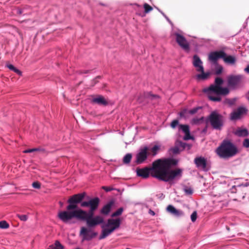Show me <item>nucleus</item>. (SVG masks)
<instances>
[{
  "label": "nucleus",
  "mask_w": 249,
  "mask_h": 249,
  "mask_svg": "<svg viewBox=\"0 0 249 249\" xmlns=\"http://www.w3.org/2000/svg\"><path fill=\"white\" fill-rule=\"evenodd\" d=\"M101 78L100 76H97L92 81V86H94L96 83L98 82V81L97 80L98 79Z\"/></svg>",
  "instance_id": "nucleus-43"
},
{
  "label": "nucleus",
  "mask_w": 249,
  "mask_h": 249,
  "mask_svg": "<svg viewBox=\"0 0 249 249\" xmlns=\"http://www.w3.org/2000/svg\"><path fill=\"white\" fill-rule=\"evenodd\" d=\"M9 227V224L6 221H0V228L5 229L8 228Z\"/></svg>",
  "instance_id": "nucleus-33"
},
{
  "label": "nucleus",
  "mask_w": 249,
  "mask_h": 249,
  "mask_svg": "<svg viewBox=\"0 0 249 249\" xmlns=\"http://www.w3.org/2000/svg\"><path fill=\"white\" fill-rule=\"evenodd\" d=\"M126 249H129V248H126Z\"/></svg>",
  "instance_id": "nucleus-55"
},
{
  "label": "nucleus",
  "mask_w": 249,
  "mask_h": 249,
  "mask_svg": "<svg viewBox=\"0 0 249 249\" xmlns=\"http://www.w3.org/2000/svg\"><path fill=\"white\" fill-rule=\"evenodd\" d=\"M243 146L246 148H249V139H246L243 142Z\"/></svg>",
  "instance_id": "nucleus-42"
},
{
  "label": "nucleus",
  "mask_w": 249,
  "mask_h": 249,
  "mask_svg": "<svg viewBox=\"0 0 249 249\" xmlns=\"http://www.w3.org/2000/svg\"><path fill=\"white\" fill-rule=\"evenodd\" d=\"M167 211L174 215L178 216L181 215L183 213L182 211L177 210L173 206L171 205L168 206Z\"/></svg>",
  "instance_id": "nucleus-19"
},
{
  "label": "nucleus",
  "mask_w": 249,
  "mask_h": 249,
  "mask_svg": "<svg viewBox=\"0 0 249 249\" xmlns=\"http://www.w3.org/2000/svg\"><path fill=\"white\" fill-rule=\"evenodd\" d=\"M188 110L187 109H184L181 110L179 113V115L180 118H187L188 117Z\"/></svg>",
  "instance_id": "nucleus-28"
},
{
  "label": "nucleus",
  "mask_w": 249,
  "mask_h": 249,
  "mask_svg": "<svg viewBox=\"0 0 249 249\" xmlns=\"http://www.w3.org/2000/svg\"><path fill=\"white\" fill-rule=\"evenodd\" d=\"M176 145H177L179 149L181 148L180 150H183L185 148L187 147L188 149H190L191 145L189 144L180 141H177L175 142Z\"/></svg>",
  "instance_id": "nucleus-22"
},
{
  "label": "nucleus",
  "mask_w": 249,
  "mask_h": 249,
  "mask_svg": "<svg viewBox=\"0 0 249 249\" xmlns=\"http://www.w3.org/2000/svg\"><path fill=\"white\" fill-rule=\"evenodd\" d=\"M197 71L201 72V74H199L196 75L197 78L199 80L207 79L210 75L209 72H204L203 67H200L199 69H197Z\"/></svg>",
  "instance_id": "nucleus-18"
},
{
  "label": "nucleus",
  "mask_w": 249,
  "mask_h": 249,
  "mask_svg": "<svg viewBox=\"0 0 249 249\" xmlns=\"http://www.w3.org/2000/svg\"><path fill=\"white\" fill-rule=\"evenodd\" d=\"M132 154L128 153L126 154L123 158V162L124 164H128L130 163L132 159Z\"/></svg>",
  "instance_id": "nucleus-27"
},
{
  "label": "nucleus",
  "mask_w": 249,
  "mask_h": 249,
  "mask_svg": "<svg viewBox=\"0 0 249 249\" xmlns=\"http://www.w3.org/2000/svg\"><path fill=\"white\" fill-rule=\"evenodd\" d=\"M102 188L104 190H105V191H106L107 192L110 191H111L112 190V188H110V187H106V186H103L102 187Z\"/></svg>",
  "instance_id": "nucleus-47"
},
{
  "label": "nucleus",
  "mask_w": 249,
  "mask_h": 249,
  "mask_svg": "<svg viewBox=\"0 0 249 249\" xmlns=\"http://www.w3.org/2000/svg\"><path fill=\"white\" fill-rule=\"evenodd\" d=\"M91 102L100 106H107L108 104L107 101L104 96L101 95H97L96 97L91 99Z\"/></svg>",
  "instance_id": "nucleus-13"
},
{
  "label": "nucleus",
  "mask_w": 249,
  "mask_h": 249,
  "mask_svg": "<svg viewBox=\"0 0 249 249\" xmlns=\"http://www.w3.org/2000/svg\"><path fill=\"white\" fill-rule=\"evenodd\" d=\"M197 218V213L196 211H194L191 215V218L192 222L196 221Z\"/></svg>",
  "instance_id": "nucleus-41"
},
{
  "label": "nucleus",
  "mask_w": 249,
  "mask_h": 249,
  "mask_svg": "<svg viewBox=\"0 0 249 249\" xmlns=\"http://www.w3.org/2000/svg\"><path fill=\"white\" fill-rule=\"evenodd\" d=\"M153 167V162L151 167L148 168L146 167L142 168H137L136 169L137 175L143 178H146L149 177V174H150L152 177L156 178V177L154 176V174L156 172L155 170H157V169H154Z\"/></svg>",
  "instance_id": "nucleus-8"
},
{
  "label": "nucleus",
  "mask_w": 249,
  "mask_h": 249,
  "mask_svg": "<svg viewBox=\"0 0 249 249\" xmlns=\"http://www.w3.org/2000/svg\"><path fill=\"white\" fill-rule=\"evenodd\" d=\"M223 59L225 63L231 65L234 64L236 61L234 56L231 55L227 56L226 53L224 56L223 57Z\"/></svg>",
  "instance_id": "nucleus-21"
},
{
  "label": "nucleus",
  "mask_w": 249,
  "mask_h": 249,
  "mask_svg": "<svg viewBox=\"0 0 249 249\" xmlns=\"http://www.w3.org/2000/svg\"><path fill=\"white\" fill-rule=\"evenodd\" d=\"M200 108H201V107H197L194 108L192 109H191L190 110H188L189 114H190L192 115L196 113L197 112V111L198 110V109H199Z\"/></svg>",
  "instance_id": "nucleus-38"
},
{
  "label": "nucleus",
  "mask_w": 249,
  "mask_h": 249,
  "mask_svg": "<svg viewBox=\"0 0 249 249\" xmlns=\"http://www.w3.org/2000/svg\"><path fill=\"white\" fill-rule=\"evenodd\" d=\"M193 59V64L196 68L199 69L200 67H203L202 65V62L197 55H195L194 56Z\"/></svg>",
  "instance_id": "nucleus-23"
},
{
  "label": "nucleus",
  "mask_w": 249,
  "mask_h": 249,
  "mask_svg": "<svg viewBox=\"0 0 249 249\" xmlns=\"http://www.w3.org/2000/svg\"><path fill=\"white\" fill-rule=\"evenodd\" d=\"M176 40L179 46L186 51L190 50V45L186 38L178 33H175Z\"/></svg>",
  "instance_id": "nucleus-10"
},
{
  "label": "nucleus",
  "mask_w": 249,
  "mask_h": 249,
  "mask_svg": "<svg viewBox=\"0 0 249 249\" xmlns=\"http://www.w3.org/2000/svg\"><path fill=\"white\" fill-rule=\"evenodd\" d=\"M179 129L181 130L185 133V136L183 138L184 140H188L193 139V137L190 135V129L188 125L179 124Z\"/></svg>",
  "instance_id": "nucleus-14"
},
{
  "label": "nucleus",
  "mask_w": 249,
  "mask_h": 249,
  "mask_svg": "<svg viewBox=\"0 0 249 249\" xmlns=\"http://www.w3.org/2000/svg\"><path fill=\"white\" fill-rule=\"evenodd\" d=\"M184 191L186 195H190L193 194V191L191 187H185L184 188Z\"/></svg>",
  "instance_id": "nucleus-36"
},
{
  "label": "nucleus",
  "mask_w": 249,
  "mask_h": 249,
  "mask_svg": "<svg viewBox=\"0 0 249 249\" xmlns=\"http://www.w3.org/2000/svg\"><path fill=\"white\" fill-rule=\"evenodd\" d=\"M245 79V77L243 75L231 74L227 77V85L231 89H237L244 85Z\"/></svg>",
  "instance_id": "nucleus-5"
},
{
  "label": "nucleus",
  "mask_w": 249,
  "mask_h": 249,
  "mask_svg": "<svg viewBox=\"0 0 249 249\" xmlns=\"http://www.w3.org/2000/svg\"><path fill=\"white\" fill-rule=\"evenodd\" d=\"M220 88L219 86L212 84L208 88L203 89V91L208 93V98L210 100L219 102L221 100V97L218 96Z\"/></svg>",
  "instance_id": "nucleus-7"
},
{
  "label": "nucleus",
  "mask_w": 249,
  "mask_h": 249,
  "mask_svg": "<svg viewBox=\"0 0 249 249\" xmlns=\"http://www.w3.org/2000/svg\"><path fill=\"white\" fill-rule=\"evenodd\" d=\"M195 163L196 166L205 170L206 168V160L202 157L196 158L195 159Z\"/></svg>",
  "instance_id": "nucleus-17"
},
{
  "label": "nucleus",
  "mask_w": 249,
  "mask_h": 249,
  "mask_svg": "<svg viewBox=\"0 0 249 249\" xmlns=\"http://www.w3.org/2000/svg\"><path fill=\"white\" fill-rule=\"evenodd\" d=\"M219 157L228 159L235 155L237 153L236 147L231 142L224 140L216 150Z\"/></svg>",
  "instance_id": "nucleus-3"
},
{
  "label": "nucleus",
  "mask_w": 249,
  "mask_h": 249,
  "mask_svg": "<svg viewBox=\"0 0 249 249\" xmlns=\"http://www.w3.org/2000/svg\"><path fill=\"white\" fill-rule=\"evenodd\" d=\"M36 151H37L36 149H35V148H32V149H28L25 150L23 151V153H31V152H36Z\"/></svg>",
  "instance_id": "nucleus-44"
},
{
  "label": "nucleus",
  "mask_w": 249,
  "mask_h": 249,
  "mask_svg": "<svg viewBox=\"0 0 249 249\" xmlns=\"http://www.w3.org/2000/svg\"><path fill=\"white\" fill-rule=\"evenodd\" d=\"M179 122L178 120H174L170 124L171 128L175 129L177 126H179Z\"/></svg>",
  "instance_id": "nucleus-35"
},
{
  "label": "nucleus",
  "mask_w": 249,
  "mask_h": 249,
  "mask_svg": "<svg viewBox=\"0 0 249 249\" xmlns=\"http://www.w3.org/2000/svg\"><path fill=\"white\" fill-rule=\"evenodd\" d=\"M226 228H227L228 231L230 230V228L229 227H227Z\"/></svg>",
  "instance_id": "nucleus-53"
},
{
  "label": "nucleus",
  "mask_w": 249,
  "mask_h": 249,
  "mask_svg": "<svg viewBox=\"0 0 249 249\" xmlns=\"http://www.w3.org/2000/svg\"><path fill=\"white\" fill-rule=\"evenodd\" d=\"M48 249H64V247L59 241L56 240L53 245L49 246Z\"/></svg>",
  "instance_id": "nucleus-24"
},
{
  "label": "nucleus",
  "mask_w": 249,
  "mask_h": 249,
  "mask_svg": "<svg viewBox=\"0 0 249 249\" xmlns=\"http://www.w3.org/2000/svg\"><path fill=\"white\" fill-rule=\"evenodd\" d=\"M203 117H201L200 118H195L192 120V123L193 124H198L202 123L203 122Z\"/></svg>",
  "instance_id": "nucleus-29"
},
{
  "label": "nucleus",
  "mask_w": 249,
  "mask_h": 249,
  "mask_svg": "<svg viewBox=\"0 0 249 249\" xmlns=\"http://www.w3.org/2000/svg\"><path fill=\"white\" fill-rule=\"evenodd\" d=\"M230 92V90L227 88H223L220 87L219 92L218 93V96L220 95H226L228 94Z\"/></svg>",
  "instance_id": "nucleus-26"
},
{
  "label": "nucleus",
  "mask_w": 249,
  "mask_h": 249,
  "mask_svg": "<svg viewBox=\"0 0 249 249\" xmlns=\"http://www.w3.org/2000/svg\"><path fill=\"white\" fill-rule=\"evenodd\" d=\"M180 151V149H179L178 147L175 144L174 147H171L169 149L168 152L170 155H176L179 154Z\"/></svg>",
  "instance_id": "nucleus-25"
},
{
  "label": "nucleus",
  "mask_w": 249,
  "mask_h": 249,
  "mask_svg": "<svg viewBox=\"0 0 249 249\" xmlns=\"http://www.w3.org/2000/svg\"><path fill=\"white\" fill-rule=\"evenodd\" d=\"M158 97V95L152 94L150 92H143L138 97V101L140 103H142L146 99H153L155 98Z\"/></svg>",
  "instance_id": "nucleus-15"
},
{
  "label": "nucleus",
  "mask_w": 249,
  "mask_h": 249,
  "mask_svg": "<svg viewBox=\"0 0 249 249\" xmlns=\"http://www.w3.org/2000/svg\"><path fill=\"white\" fill-rule=\"evenodd\" d=\"M248 100H249V97L248 98Z\"/></svg>",
  "instance_id": "nucleus-56"
},
{
  "label": "nucleus",
  "mask_w": 249,
  "mask_h": 249,
  "mask_svg": "<svg viewBox=\"0 0 249 249\" xmlns=\"http://www.w3.org/2000/svg\"><path fill=\"white\" fill-rule=\"evenodd\" d=\"M121 224V220L120 219H108L107 223L103 225L101 227L102 228V233L100 235L99 239L100 240L106 238L107 236L112 233L115 230L119 228Z\"/></svg>",
  "instance_id": "nucleus-4"
},
{
  "label": "nucleus",
  "mask_w": 249,
  "mask_h": 249,
  "mask_svg": "<svg viewBox=\"0 0 249 249\" xmlns=\"http://www.w3.org/2000/svg\"><path fill=\"white\" fill-rule=\"evenodd\" d=\"M89 71H85L84 73H87Z\"/></svg>",
  "instance_id": "nucleus-54"
},
{
  "label": "nucleus",
  "mask_w": 249,
  "mask_h": 249,
  "mask_svg": "<svg viewBox=\"0 0 249 249\" xmlns=\"http://www.w3.org/2000/svg\"><path fill=\"white\" fill-rule=\"evenodd\" d=\"M178 160L174 159H158L153 162V168L155 170L154 176L160 180L171 182L176 178L182 176V169L177 168L170 170L172 166L178 164Z\"/></svg>",
  "instance_id": "nucleus-2"
},
{
  "label": "nucleus",
  "mask_w": 249,
  "mask_h": 249,
  "mask_svg": "<svg viewBox=\"0 0 249 249\" xmlns=\"http://www.w3.org/2000/svg\"><path fill=\"white\" fill-rule=\"evenodd\" d=\"M149 213L150 214L152 215H154L155 214V213L154 211H153L151 210H149Z\"/></svg>",
  "instance_id": "nucleus-49"
},
{
  "label": "nucleus",
  "mask_w": 249,
  "mask_h": 249,
  "mask_svg": "<svg viewBox=\"0 0 249 249\" xmlns=\"http://www.w3.org/2000/svg\"><path fill=\"white\" fill-rule=\"evenodd\" d=\"M160 149V147L158 145H154L152 149H151V151L153 156H155L158 152Z\"/></svg>",
  "instance_id": "nucleus-31"
},
{
  "label": "nucleus",
  "mask_w": 249,
  "mask_h": 249,
  "mask_svg": "<svg viewBox=\"0 0 249 249\" xmlns=\"http://www.w3.org/2000/svg\"><path fill=\"white\" fill-rule=\"evenodd\" d=\"M13 71H14V72H15L16 73H17L19 75H21V73H22L21 71L20 70H19L18 69H17L16 68H15Z\"/></svg>",
  "instance_id": "nucleus-45"
},
{
  "label": "nucleus",
  "mask_w": 249,
  "mask_h": 249,
  "mask_svg": "<svg viewBox=\"0 0 249 249\" xmlns=\"http://www.w3.org/2000/svg\"><path fill=\"white\" fill-rule=\"evenodd\" d=\"M59 205H60V206L61 207L63 206V202H62L61 201H59Z\"/></svg>",
  "instance_id": "nucleus-52"
},
{
  "label": "nucleus",
  "mask_w": 249,
  "mask_h": 249,
  "mask_svg": "<svg viewBox=\"0 0 249 249\" xmlns=\"http://www.w3.org/2000/svg\"><path fill=\"white\" fill-rule=\"evenodd\" d=\"M7 67L10 70L13 71L15 67L12 64H7Z\"/></svg>",
  "instance_id": "nucleus-46"
},
{
  "label": "nucleus",
  "mask_w": 249,
  "mask_h": 249,
  "mask_svg": "<svg viewBox=\"0 0 249 249\" xmlns=\"http://www.w3.org/2000/svg\"><path fill=\"white\" fill-rule=\"evenodd\" d=\"M208 120L213 129L221 130L223 126L224 122L223 116L215 111L211 112Z\"/></svg>",
  "instance_id": "nucleus-6"
},
{
  "label": "nucleus",
  "mask_w": 249,
  "mask_h": 249,
  "mask_svg": "<svg viewBox=\"0 0 249 249\" xmlns=\"http://www.w3.org/2000/svg\"><path fill=\"white\" fill-rule=\"evenodd\" d=\"M35 149H36L37 151H44V150L43 149H41L39 148H35Z\"/></svg>",
  "instance_id": "nucleus-51"
},
{
  "label": "nucleus",
  "mask_w": 249,
  "mask_h": 249,
  "mask_svg": "<svg viewBox=\"0 0 249 249\" xmlns=\"http://www.w3.org/2000/svg\"><path fill=\"white\" fill-rule=\"evenodd\" d=\"M114 201L111 200L109 201L107 204L104 206V207L100 210V213L104 215H107L111 209L112 207L114 204Z\"/></svg>",
  "instance_id": "nucleus-16"
},
{
  "label": "nucleus",
  "mask_w": 249,
  "mask_h": 249,
  "mask_svg": "<svg viewBox=\"0 0 249 249\" xmlns=\"http://www.w3.org/2000/svg\"><path fill=\"white\" fill-rule=\"evenodd\" d=\"M123 211L124 209L123 208H120L116 212H115L111 214V216L113 217L120 215L122 214Z\"/></svg>",
  "instance_id": "nucleus-32"
},
{
  "label": "nucleus",
  "mask_w": 249,
  "mask_h": 249,
  "mask_svg": "<svg viewBox=\"0 0 249 249\" xmlns=\"http://www.w3.org/2000/svg\"><path fill=\"white\" fill-rule=\"evenodd\" d=\"M225 55V53L222 51L219 52H213L210 53L209 55V59L213 63H215L219 58H223V57H224Z\"/></svg>",
  "instance_id": "nucleus-12"
},
{
  "label": "nucleus",
  "mask_w": 249,
  "mask_h": 249,
  "mask_svg": "<svg viewBox=\"0 0 249 249\" xmlns=\"http://www.w3.org/2000/svg\"><path fill=\"white\" fill-rule=\"evenodd\" d=\"M235 135L238 137H247L249 135L247 129L238 128L234 132Z\"/></svg>",
  "instance_id": "nucleus-20"
},
{
  "label": "nucleus",
  "mask_w": 249,
  "mask_h": 249,
  "mask_svg": "<svg viewBox=\"0 0 249 249\" xmlns=\"http://www.w3.org/2000/svg\"><path fill=\"white\" fill-rule=\"evenodd\" d=\"M143 7L144 9V12L146 13H147L153 10V8L147 3H144Z\"/></svg>",
  "instance_id": "nucleus-34"
},
{
  "label": "nucleus",
  "mask_w": 249,
  "mask_h": 249,
  "mask_svg": "<svg viewBox=\"0 0 249 249\" xmlns=\"http://www.w3.org/2000/svg\"><path fill=\"white\" fill-rule=\"evenodd\" d=\"M86 194L85 192L77 194L70 196L67 200L69 205L66 211L58 213V218L64 223H68L73 218L85 221L88 228L83 227L80 229V235L82 241H89L96 237L98 233L91 228L104 223V218L100 215L93 217L94 211L98 208L100 199L96 197L88 201H82Z\"/></svg>",
  "instance_id": "nucleus-1"
},
{
  "label": "nucleus",
  "mask_w": 249,
  "mask_h": 249,
  "mask_svg": "<svg viewBox=\"0 0 249 249\" xmlns=\"http://www.w3.org/2000/svg\"><path fill=\"white\" fill-rule=\"evenodd\" d=\"M248 109L244 107H239L230 114V119L231 120L239 119L241 117L247 113Z\"/></svg>",
  "instance_id": "nucleus-11"
},
{
  "label": "nucleus",
  "mask_w": 249,
  "mask_h": 249,
  "mask_svg": "<svg viewBox=\"0 0 249 249\" xmlns=\"http://www.w3.org/2000/svg\"><path fill=\"white\" fill-rule=\"evenodd\" d=\"M32 186L33 188L36 189H40L41 184L38 181H35L32 183Z\"/></svg>",
  "instance_id": "nucleus-40"
},
{
  "label": "nucleus",
  "mask_w": 249,
  "mask_h": 249,
  "mask_svg": "<svg viewBox=\"0 0 249 249\" xmlns=\"http://www.w3.org/2000/svg\"><path fill=\"white\" fill-rule=\"evenodd\" d=\"M223 71V67L221 66H218L215 70V74L219 75L222 73Z\"/></svg>",
  "instance_id": "nucleus-39"
},
{
  "label": "nucleus",
  "mask_w": 249,
  "mask_h": 249,
  "mask_svg": "<svg viewBox=\"0 0 249 249\" xmlns=\"http://www.w3.org/2000/svg\"><path fill=\"white\" fill-rule=\"evenodd\" d=\"M23 13V10L18 8L17 10V13L18 15H21Z\"/></svg>",
  "instance_id": "nucleus-48"
},
{
  "label": "nucleus",
  "mask_w": 249,
  "mask_h": 249,
  "mask_svg": "<svg viewBox=\"0 0 249 249\" xmlns=\"http://www.w3.org/2000/svg\"><path fill=\"white\" fill-rule=\"evenodd\" d=\"M223 82L224 81L221 78L217 77L215 79L214 83L213 85L221 87V86L223 84Z\"/></svg>",
  "instance_id": "nucleus-30"
},
{
  "label": "nucleus",
  "mask_w": 249,
  "mask_h": 249,
  "mask_svg": "<svg viewBox=\"0 0 249 249\" xmlns=\"http://www.w3.org/2000/svg\"><path fill=\"white\" fill-rule=\"evenodd\" d=\"M148 149H149L147 146H145L142 148L140 149L139 153L136 156L135 163L137 164L143 163L147 159L148 155Z\"/></svg>",
  "instance_id": "nucleus-9"
},
{
  "label": "nucleus",
  "mask_w": 249,
  "mask_h": 249,
  "mask_svg": "<svg viewBox=\"0 0 249 249\" xmlns=\"http://www.w3.org/2000/svg\"><path fill=\"white\" fill-rule=\"evenodd\" d=\"M245 71L249 73V65L245 69Z\"/></svg>",
  "instance_id": "nucleus-50"
},
{
  "label": "nucleus",
  "mask_w": 249,
  "mask_h": 249,
  "mask_svg": "<svg viewBox=\"0 0 249 249\" xmlns=\"http://www.w3.org/2000/svg\"><path fill=\"white\" fill-rule=\"evenodd\" d=\"M17 216L18 217V218H19V219L22 221H26L28 219V216L25 214H18Z\"/></svg>",
  "instance_id": "nucleus-37"
}]
</instances>
